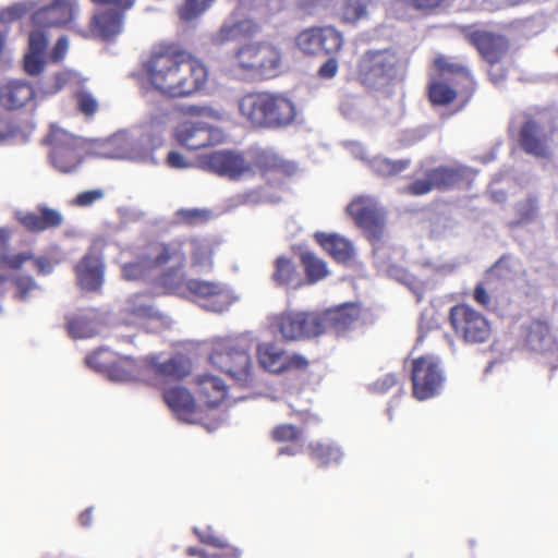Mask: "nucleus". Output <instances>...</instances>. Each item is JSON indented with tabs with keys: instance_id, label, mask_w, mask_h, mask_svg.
Instances as JSON below:
<instances>
[{
	"instance_id": "1",
	"label": "nucleus",
	"mask_w": 558,
	"mask_h": 558,
	"mask_svg": "<svg viewBox=\"0 0 558 558\" xmlns=\"http://www.w3.org/2000/svg\"><path fill=\"white\" fill-rule=\"evenodd\" d=\"M142 70L150 89L169 99L191 97L208 81L207 66L174 44L155 46Z\"/></svg>"
},
{
	"instance_id": "2",
	"label": "nucleus",
	"mask_w": 558,
	"mask_h": 558,
	"mask_svg": "<svg viewBox=\"0 0 558 558\" xmlns=\"http://www.w3.org/2000/svg\"><path fill=\"white\" fill-rule=\"evenodd\" d=\"M241 117L254 129L281 130L294 124L299 108L284 92H250L238 101Z\"/></svg>"
},
{
	"instance_id": "3",
	"label": "nucleus",
	"mask_w": 558,
	"mask_h": 558,
	"mask_svg": "<svg viewBox=\"0 0 558 558\" xmlns=\"http://www.w3.org/2000/svg\"><path fill=\"white\" fill-rule=\"evenodd\" d=\"M209 363L242 386L253 379L250 344L241 337H223L213 341Z\"/></svg>"
},
{
	"instance_id": "4",
	"label": "nucleus",
	"mask_w": 558,
	"mask_h": 558,
	"mask_svg": "<svg viewBox=\"0 0 558 558\" xmlns=\"http://www.w3.org/2000/svg\"><path fill=\"white\" fill-rule=\"evenodd\" d=\"M401 58L391 48L367 50L357 63V80L369 89L389 86L399 75Z\"/></svg>"
},
{
	"instance_id": "5",
	"label": "nucleus",
	"mask_w": 558,
	"mask_h": 558,
	"mask_svg": "<svg viewBox=\"0 0 558 558\" xmlns=\"http://www.w3.org/2000/svg\"><path fill=\"white\" fill-rule=\"evenodd\" d=\"M183 260L180 243L178 242H153L146 247L144 254L135 260L122 266V277L125 280H140L157 268L169 270V265L180 266Z\"/></svg>"
},
{
	"instance_id": "6",
	"label": "nucleus",
	"mask_w": 558,
	"mask_h": 558,
	"mask_svg": "<svg viewBox=\"0 0 558 558\" xmlns=\"http://www.w3.org/2000/svg\"><path fill=\"white\" fill-rule=\"evenodd\" d=\"M449 322L454 335L466 344L486 343L492 337L488 319L468 304L452 306Z\"/></svg>"
},
{
	"instance_id": "7",
	"label": "nucleus",
	"mask_w": 558,
	"mask_h": 558,
	"mask_svg": "<svg viewBox=\"0 0 558 558\" xmlns=\"http://www.w3.org/2000/svg\"><path fill=\"white\" fill-rule=\"evenodd\" d=\"M239 68L259 78H270L278 74L281 56L277 48L267 44H248L236 52Z\"/></svg>"
},
{
	"instance_id": "8",
	"label": "nucleus",
	"mask_w": 558,
	"mask_h": 558,
	"mask_svg": "<svg viewBox=\"0 0 558 558\" xmlns=\"http://www.w3.org/2000/svg\"><path fill=\"white\" fill-rule=\"evenodd\" d=\"M347 213L372 244L381 241L386 228V211L374 198L363 195L353 198L347 206Z\"/></svg>"
},
{
	"instance_id": "9",
	"label": "nucleus",
	"mask_w": 558,
	"mask_h": 558,
	"mask_svg": "<svg viewBox=\"0 0 558 558\" xmlns=\"http://www.w3.org/2000/svg\"><path fill=\"white\" fill-rule=\"evenodd\" d=\"M411 381L415 399L424 401L437 396L445 381L439 359L423 355L412 360Z\"/></svg>"
},
{
	"instance_id": "10",
	"label": "nucleus",
	"mask_w": 558,
	"mask_h": 558,
	"mask_svg": "<svg viewBox=\"0 0 558 558\" xmlns=\"http://www.w3.org/2000/svg\"><path fill=\"white\" fill-rule=\"evenodd\" d=\"M465 179V168L461 166H438L425 169L423 178H416L403 192L411 196H422L434 190L453 189Z\"/></svg>"
},
{
	"instance_id": "11",
	"label": "nucleus",
	"mask_w": 558,
	"mask_h": 558,
	"mask_svg": "<svg viewBox=\"0 0 558 558\" xmlns=\"http://www.w3.org/2000/svg\"><path fill=\"white\" fill-rule=\"evenodd\" d=\"M259 366L275 375L293 372H306L311 365L310 360L298 352L288 353L274 342L259 343L256 348Z\"/></svg>"
},
{
	"instance_id": "12",
	"label": "nucleus",
	"mask_w": 558,
	"mask_h": 558,
	"mask_svg": "<svg viewBox=\"0 0 558 558\" xmlns=\"http://www.w3.org/2000/svg\"><path fill=\"white\" fill-rule=\"evenodd\" d=\"M47 143L50 146V160L59 171L69 173L83 161V147L77 137L62 129H52Z\"/></svg>"
},
{
	"instance_id": "13",
	"label": "nucleus",
	"mask_w": 558,
	"mask_h": 558,
	"mask_svg": "<svg viewBox=\"0 0 558 558\" xmlns=\"http://www.w3.org/2000/svg\"><path fill=\"white\" fill-rule=\"evenodd\" d=\"M121 322L125 326L151 332L166 323V316L155 307L150 296L137 293L126 300L121 311Z\"/></svg>"
},
{
	"instance_id": "14",
	"label": "nucleus",
	"mask_w": 558,
	"mask_h": 558,
	"mask_svg": "<svg viewBox=\"0 0 558 558\" xmlns=\"http://www.w3.org/2000/svg\"><path fill=\"white\" fill-rule=\"evenodd\" d=\"M295 45L308 56H331L341 50L343 36L333 26H313L296 35Z\"/></svg>"
},
{
	"instance_id": "15",
	"label": "nucleus",
	"mask_w": 558,
	"mask_h": 558,
	"mask_svg": "<svg viewBox=\"0 0 558 558\" xmlns=\"http://www.w3.org/2000/svg\"><path fill=\"white\" fill-rule=\"evenodd\" d=\"M198 166L203 170L231 181L248 178L251 171V167L244 155L230 149L216 150L199 156Z\"/></svg>"
},
{
	"instance_id": "16",
	"label": "nucleus",
	"mask_w": 558,
	"mask_h": 558,
	"mask_svg": "<svg viewBox=\"0 0 558 558\" xmlns=\"http://www.w3.org/2000/svg\"><path fill=\"white\" fill-rule=\"evenodd\" d=\"M518 144L527 155L536 158H548L551 154L553 132L533 114H522L518 130Z\"/></svg>"
},
{
	"instance_id": "17",
	"label": "nucleus",
	"mask_w": 558,
	"mask_h": 558,
	"mask_svg": "<svg viewBox=\"0 0 558 558\" xmlns=\"http://www.w3.org/2000/svg\"><path fill=\"white\" fill-rule=\"evenodd\" d=\"M185 289L208 311L222 313L233 303L230 289L219 281L192 278L186 281Z\"/></svg>"
},
{
	"instance_id": "18",
	"label": "nucleus",
	"mask_w": 558,
	"mask_h": 558,
	"mask_svg": "<svg viewBox=\"0 0 558 558\" xmlns=\"http://www.w3.org/2000/svg\"><path fill=\"white\" fill-rule=\"evenodd\" d=\"M173 136L179 145L191 150L214 146L223 140V133L220 129L193 120L179 123L174 128Z\"/></svg>"
},
{
	"instance_id": "19",
	"label": "nucleus",
	"mask_w": 558,
	"mask_h": 558,
	"mask_svg": "<svg viewBox=\"0 0 558 558\" xmlns=\"http://www.w3.org/2000/svg\"><path fill=\"white\" fill-rule=\"evenodd\" d=\"M171 242L180 243L183 260L180 266L169 265V272L181 271L186 264V256L190 255L191 267L197 270H210L214 266L215 242L207 238L191 236L174 239Z\"/></svg>"
},
{
	"instance_id": "20",
	"label": "nucleus",
	"mask_w": 558,
	"mask_h": 558,
	"mask_svg": "<svg viewBox=\"0 0 558 558\" xmlns=\"http://www.w3.org/2000/svg\"><path fill=\"white\" fill-rule=\"evenodd\" d=\"M111 352L98 350L86 357V363L98 372L105 373L111 380L129 381L137 378L140 367L134 359L121 357L110 361Z\"/></svg>"
},
{
	"instance_id": "21",
	"label": "nucleus",
	"mask_w": 558,
	"mask_h": 558,
	"mask_svg": "<svg viewBox=\"0 0 558 558\" xmlns=\"http://www.w3.org/2000/svg\"><path fill=\"white\" fill-rule=\"evenodd\" d=\"M434 64L441 75H448V81L458 92L461 107H464L471 100L476 89L470 69L464 64L451 62L445 56L436 57Z\"/></svg>"
},
{
	"instance_id": "22",
	"label": "nucleus",
	"mask_w": 558,
	"mask_h": 558,
	"mask_svg": "<svg viewBox=\"0 0 558 558\" xmlns=\"http://www.w3.org/2000/svg\"><path fill=\"white\" fill-rule=\"evenodd\" d=\"M247 161L251 167L248 178L259 174L266 179L278 180L289 174V165L271 149H254L250 153Z\"/></svg>"
},
{
	"instance_id": "23",
	"label": "nucleus",
	"mask_w": 558,
	"mask_h": 558,
	"mask_svg": "<svg viewBox=\"0 0 558 558\" xmlns=\"http://www.w3.org/2000/svg\"><path fill=\"white\" fill-rule=\"evenodd\" d=\"M325 333L332 331L341 336L350 330L362 317V308L357 303H343L322 312Z\"/></svg>"
},
{
	"instance_id": "24",
	"label": "nucleus",
	"mask_w": 558,
	"mask_h": 558,
	"mask_svg": "<svg viewBox=\"0 0 558 558\" xmlns=\"http://www.w3.org/2000/svg\"><path fill=\"white\" fill-rule=\"evenodd\" d=\"M469 40L490 64L499 62L508 51L507 38L493 32L476 29L469 34Z\"/></svg>"
},
{
	"instance_id": "25",
	"label": "nucleus",
	"mask_w": 558,
	"mask_h": 558,
	"mask_svg": "<svg viewBox=\"0 0 558 558\" xmlns=\"http://www.w3.org/2000/svg\"><path fill=\"white\" fill-rule=\"evenodd\" d=\"M74 17V7L69 0H54L32 15V24L35 27L51 28L61 27Z\"/></svg>"
},
{
	"instance_id": "26",
	"label": "nucleus",
	"mask_w": 558,
	"mask_h": 558,
	"mask_svg": "<svg viewBox=\"0 0 558 558\" xmlns=\"http://www.w3.org/2000/svg\"><path fill=\"white\" fill-rule=\"evenodd\" d=\"M104 262L100 256L89 252L75 266L77 284L87 291H96L104 282Z\"/></svg>"
},
{
	"instance_id": "27",
	"label": "nucleus",
	"mask_w": 558,
	"mask_h": 558,
	"mask_svg": "<svg viewBox=\"0 0 558 558\" xmlns=\"http://www.w3.org/2000/svg\"><path fill=\"white\" fill-rule=\"evenodd\" d=\"M34 86L23 80H11L0 86V105L9 110L26 107L35 100Z\"/></svg>"
},
{
	"instance_id": "28",
	"label": "nucleus",
	"mask_w": 558,
	"mask_h": 558,
	"mask_svg": "<svg viewBox=\"0 0 558 558\" xmlns=\"http://www.w3.org/2000/svg\"><path fill=\"white\" fill-rule=\"evenodd\" d=\"M196 392L201 402L208 408L219 407L228 397V386L218 376L204 374L196 378Z\"/></svg>"
},
{
	"instance_id": "29",
	"label": "nucleus",
	"mask_w": 558,
	"mask_h": 558,
	"mask_svg": "<svg viewBox=\"0 0 558 558\" xmlns=\"http://www.w3.org/2000/svg\"><path fill=\"white\" fill-rule=\"evenodd\" d=\"M87 153L94 157L125 159L131 154V142L124 135H113L90 142Z\"/></svg>"
},
{
	"instance_id": "30",
	"label": "nucleus",
	"mask_w": 558,
	"mask_h": 558,
	"mask_svg": "<svg viewBox=\"0 0 558 558\" xmlns=\"http://www.w3.org/2000/svg\"><path fill=\"white\" fill-rule=\"evenodd\" d=\"M147 371L154 377V385L180 380L189 374L186 363L181 357H171L161 363L156 357H151Z\"/></svg>"
},
{
	"instance_id": "31",
	"label": "nucleus",
	"mask_w": 558,
	"mask_h": 558,
	"mask_svg": "<svg viewBox=\"0 0 558 558\" xmlns=\"http://www.w3.org/2000/svg\"><path fill=\"white\" fill-rule=\"evenodd\" d=\"M21 225L29 232L39 233L48 229L59 228L63 222L62 215L47 206H38L37 211H28L20 218Z\"/></svg>"
},
{
	"instance_id": "32",
	"label": "nucleus",
	"mask_w": 558,
	"mask_h": 558,
	"mask_svg": "<svg viewBox=\"0 0 558 558\" xmlns=\"http://www.w3.org/2000/svg\"><path fill=\"white\" fill-rule=\"evenodd\" d=\"M163 401L169 409L182 421L191 422L196 411V403L192 393L181 387L169 388L162 393Z\"/></svg>"
},
{
	"instance_id": "33",
	"label": "nucleus",
	"mask_w": 558,
	"mask_h": 558,
	"mask_svg": "<svg viewBox=\"0 0 558 558\" xmlns=\"http://www.w3.org/2000/svg\"><path fill=\"white\" fill-rule=\"evenodd\" d=\"M259 25L252 19L230 20L222 24L214 36V43L223 45L242 38L253 37L259 32Z\"/></svg>"
},
{
	"instance_id": "34",
	"label": "nucleus",
	"mask_w": 558,
	"mask_h": 558,
	"mask_svg": "<svg viewBox=\"0 0 558 558\" xmlns=\"http://www.w3.org/2000/svg\"><path fill=\"white\" fill-rule=\"evenodd\" d=\"M123 15L116 10H107L93 16L89 32L104 40H109L121 32Z\"/></svg>"
},
{
	"instance_id": "35",
	"label": "nucleus",
	"mask_w": 558,
	"mask_h": 558,
	"mask_svg": "<svg viewBox=\"0 0 558 558\" xmlns=\"http://www.w3.org/2000/svg\"><path fill=\"white\" fill-rule=\"evenodd\" d=\"M318 244L338 263H348L354 257L351 241L338 234L316 233Z\"/></svg>"
},
{
	"instance_id": "36",
	"label": "nucleus",
	"mask_w": 558,
	"mask_h": 558,
	"mask_svg": "<svg viewBox=\"0 0 558 558\" xmlns=\"http://www.w3.org/2000/svg\"><path fill=\"white\" fill-rule=\"evenodd\" d=\"M271 279L277 287L299 289L303 279L294 262L287 256H278L274 262Z\"/></svg>"
},
{
	"instance_id": "37",
	"label": "nucleus",
	"mask_w": 558,
	"mask_h": 558,
	"mask_svg": "<svg viewBox=\"0 0 558 558\" xmlns=\"http://www.w3.org/2000/svg\"><path fill=\"white\" fill-rule=\"evenodd\" d=\"M308 454L318 468L337 465L343 458V452L333 442L312 441L307 446Z\"/></svg>"
},
{
	"instance_id": "38",
	"label": "nucleus",
	"mask_w": 558,
	"mask_h": 558,
	"mask_svg": "<svg viewBox=\"0 0 558 558\" xmlns=\"http://www.w3.org/2000/svg\"><path fill=\"white\" fill-rule=\"evenodd\" d=\"M442 78H430L427 85L428 100L434 106H448L458 98V92L448 81V75H441Z\"/></svg>"
},
{
	"instance_id": "39",
	"label": "nucleus",
	"mask_w": 558,
	"mask_h": 558,
	"mask_svg": "<svg viewBox=\"0 0 558 558\" xmlns=\"http://www.w3.org/2000/svg\"><path fill=\"white\" fill-rule=\"evenodd\" d=\"M412 163L409 158L392 160L387 157L376 156L369 161L372 171L380 178H391L405 171Z\"/></svg>"
},
{
	"instance_id": "40",
	"label": "nucleus",
	"mask_w": 558,
	"mask_h": 558,
	"mask_svg": "<svg viewBox=\"0 0 558 558\" xmlns=\"http://www.w3.org/2000/svg\"><path fill=\"white\" fill-rule=\"evenodd\" d=\"M300 320V312H283L275 318V326L286 341H299Z\"/></svg>"
},
{
	"instance_id": "41",
	"label": "nucleus",
	"mask_w": 558,
	"mask_h": 558,
	"mask_svg": "<svg viewBox=\"0 0 558 558\" xmlns=\"http://www.w3.org/2000/svg\"><path fill=\"white\" fill-rule=\"evenodd\" d=\"M300 340L312 339L325 333L322 312L300 311Z\"/></svg>"
},
{
	"instance_id": "42",
	"label": "nucleus",
	"mask_w": 558,
	"mask_h": 558,
	"mask_svg": "<svg viewBox=\"0 0 558 558\" xmlns=\"http://www.w3.org/2000/svg\"><path fill=\"white\" fill-rule=\"evenodd\" d=\"M66 330L72 338H90L96 333L94 320L85 314L68 316Z\"/></svg>"
},
{
	"instance_id": "43",
	"label": "nucleus",
	"mask_w": 558,
	"mask_h": 558,
	"mask_svg": "<svg viewBox=\"0 0 558 558\" xmlns=\"http://www.w3.org/2000/svg\"><path fill=\"white\" fill-rule=\"evenodd\" d=\"M301 262L308 283H315L328 276L327 264L311 252L301 255Z\"/></svg>"
},
{
	"instance_id": "44",
	"label": "nucleus",
	"mask_w": 558,
	"mask_h": 558,
	"mask_svg": "<svg viewBox=\"0 0 558 558\" xmlns=\"http://www.w3.org/2000/svg\"><path fill=\"white\" fill-rule=\"evenodd\" d=\"M529 342L539 349L546 347L553 339L551 328L547 322L534 320L527 333Z\"/></svg>"
},
{
	"instance_id": "45",
	"label": "nucleus",
	"mask_w": 558,
	"mask_h": 558,
	"mask_svg": "<svg viewBox=\"0 0 558 558\" xmlns=\"http://www.w3.org/2000/svg\"><path fill=\"white\" fill-rule=\"evenodd\" d=\"M210 217L211 211L205 208H181L175 213V218L179 223L191 227L205 223Z\"/></svg>"
},
{
	"instance_id": "46",
	"label": "nucleus",
	"mask_w": 558,
	"mask_h": 558,
	"mask_svg": "<svg viewBox=\"0 0 558 558\" xmlns=\"http://www.w3.org/2000/svg\"><path fill=\"white\" fill-rule=\"evenodd\" d=\"M302 430L293 424H280L272 428L271 438L276 442H294L301 439Z\"/></svg>"
},
{
	"instance_id": "47",
	"label": "nucleus",
	"mask_w": 558,
	"mask_h": 558,
	"mask_svg": "<svg viewBox=\"0 0 558 558\" xmlns=\"http://www.w3.org/2000/svg\"><path fill=\"white\" fill-rule=\"evenodd\" d=\"M517 216L520 222H529L533 220L538 213V201L536 196L529 195L515 206Z\"/></svg>"
},
{
	"instance_id": "48",
	"label": "nucleus",
	"mask_w": 558,
	"mask_h": 558,
	"mask_svg": "<svg viewBox=\"0 0 558 558\" xmlns=\"http://www.w3.org/2000/svg\"><path fill=\"white\" fill-rule=\"evenodd\" d=\"M341 13L345 22L354 23L366 15V4L362 0H344Z\"/></svg>"
},
{
	"instance_id": "49",
	"label": "nucleus",
	"mask_w": 558,
	"mask_h": 558,
	"mask_svg": "<svg viewBox=\"0 0 558 558\" xmlns=\"http://www.w3.org/2000/svg\"><path fill=\"white\" fill-rule=\"evenodd\" d=\"M208 7L209 3L201 0H184L178 9V14L182 21L190 22L201 15Z\"/></svg>"
},
{
	"instance_id": "50",
	"label": "nucleus",
	"mask_w": 558,
	"mask_h": 558,
	"mask_svg": "<svg viewBox=\"0 0 558 558\" xmlns=\"http://www.w3.org/2000/svg\"><path fill=\"white\" fill-rule=\"evenodd\" d=\"M77 110L86 118H92L98 110L97 99L86 90H78L75 94Z\"/></svg>"
},
{
	"instance_id": "51",
	"label": "nucleus",
	"mask_w": 558,
	"mask_h": 558,
	"mask_svg": "<svg viewBox=\"0 0 558 558\" xmlns=\"http://www.w3.org/2000/svg\"><path fill=\"white\" fill-rule=\"evenodd\" d=\"M400 385V378L395 373H388L383 375L381 377L377 378L375 381H373L368 389L372 393L375 395H385L389 392L392 388Z\"/></svg>"
},
{
	"instance_id": "52",
	"label": "nucleus",
	"mask_w": 558,
	"mask_h": 558,
	"mask_svg": "<svg viewBox=\"0 0 558 558\" xmlns=\"http://www.w3.org/2000/svg\"><path fill=\"white\" fill-rule=\"evenodd\" d=\"M511 272H513V267L511 265V256L508 254H504L500 256L487 270L486 275L492 276L498 280L508 277Z\"/></svg>"
},
{
	"instance_id": "53",
	"label": "nucleus",
	"mask_w": 558,
	"mask_h": 558,
	"mask_svg": "<svg viewBox=\"0 0 558 558\" xmlns=\"http://www.w3.org/2000/svg\"><path fill=\"white\" fill-rule=\"evenodd\" d=\"M15 288V298L20 301H26L29 293L38 289V284L32 276H19L13 280Z\"/></svg>"
},
{
	"instance_id": "54",
	"label": "nucleus",
	"mask_w": 558,
	"mask_h": 558,
	"mask_svg": "<svg viewBox=\"0 0 558 558\" xmlns=\"http://www.w3.org/2000/svg\"><path fill=\"white\" fill-rule=\"evenodd\" d=\"M46 28L35 27L28 36V51L45 53L48 45Z\"/></svg>"
},
{
	"instance_id": "55",
	"label": "nucleus",
	"mask_w": 558,
	"mask_h": 558,
	"mask_svg": "<svg viewBox=\"0 0 558 558\" xmlns=\"http://www.w3.org/2000/svg\"><path fill=\"white\" fill-rule=\"evenodd\" d=\"M31 260L34 263L38 276H48L52 274L54 267L60 263L59 258L48 255H34V258Z\"/></svg>"
},
{
	"instance_id": "56",
	"label": "nucleus",
	"mask_w": 558,
	"mask_h": 558,
	"mask_svg": "<svg viewBox=\"0 0 558 558\" xmlns=\"http://www.w3.org/2000/svg\"><path fill=\"white\" fill-rule=\"evenodd\" d=\"M32 258H34V254L31 252H22L14 255L2 254L0 255V263L12 270H20Z\"/></svg>"
},
{
	"instance_id": "57",
	"label": "nucleus",
	"mask_w": 558,
	"mask_h": 558,
	"mask_svg": "<svg viewBox=\"0 0 558 558\" xmlns=\"http://www.w3.org/2000/svg\"><path fill=\"white\" fill-rule=\"evenodd\" d=\"M44 53L28 51L24 57V70L31 75L39 74L45 66Z\"/></svg>"
},
{
	"instance_id": "58",
	"label": "nucleus",
	"mask_w": 558,
	"mask_h": 558,
	"mask_svg": "<svg viewBox=\"0 0 558 558\" xmlns=\"http://www.w3.org/2000/svg\"><path fill=\"white\" fill-rule=\"evenodd\" d=\"M104 197V192L101 190H89L84 191L76 195L73 199V205L78 207L90 206L95 202L101 199Z\"/></svg>"
},
{
	"instance_id": "59",
	"label": "nucleus",
	"mask_w": 558,
	"mask_h": 558,
	"mask_svg": "<svg viewBox=\"0 0 558 558\" xmlns=\"http://www.w3.org/2000/svg\"><path fill=\"white\" fill-rule=\"evenodd\" d=\"M336 54L328 56L329 58L318 69V76L324 80L332 78L339 69L338 60L335 58Z\"/></svg>"
},
{
	"instance_id": "60",
	"label": "nucleus",
	"mask_w": 558,
	"mask_h": 558,
	"mask_svg": "<svg viewBox=\"0 0 558 558\" xmlns=\"http://www.w3.org/2000/svg\"><path fill=\"white\" fill-rule=\"evenodd\" d=\"M197 535L203 544L211 546L215 549L231 548V546H229L225 539L210 532H202L197 533Z\"/></svg>"
},
{
	"instance_id": "61",
	"label": "nucleus",
	"mask_w": 558,
	"mask_h": 558,
	"mask_svg": "<svg viewBox=\"0 0 558 558\" xmlns=\"http://www.w3.org/2000/svg\"><path fill=\"white\" fill-rule=\"evenodd\" d=\"M190 111L195 116L204 117L214 121H219L222 119V113L209 106L191 107Z\"/></svg>"
},
{
	"instance_id": "62",
	"label": "nucleus",
	"mask_w": 558,
	"mask_h": 558,
	"mask_svg": "<svg viewBox=\"0 0 558 558\" xmlns=\"http://www.w3.org/2000/svg\"><path fill=\"white\" fill-rule=\"evenodd\" d=\"M68 48H69V41H68V38L62 36L60 37L54 47L52 48V51H51V59L56 62L58 61H61L64 56L66 54V51H68Z\"/></svg>"
},
{
	"instance_id": "63",
	"label": "nucleus",
	"mask_w": 558,
	"mask_h": 558,
	"mask_svg": "<svg viewBox=\"0 0 558 558\" xmlns=\"http://www.w3.org/2000/svg\"><path fill=\"white\" fill-rule=\"evenodd\" d=\"M51 81L52 83L50 85L45 86V93L47 94H56L60 92L68 83V77L63 73H57L53 75Z\"/></svg>"
},
{
	"instance_id": "64",
	"label": "nucleus",
	"mask_w": 558,
	"mask_h": 558,
	"mask_svg": "<svg viewBox=\"0 0 558 558\" xmlns=\"http://www.w3.org/2000/svg\"><path fill=\"white\" fill-rule=\"evenodd\" d=\"M474 301L481 306L487 307L490 304V295L483 283H477L473 291Z\"/></svg>"
}]
</instances>
